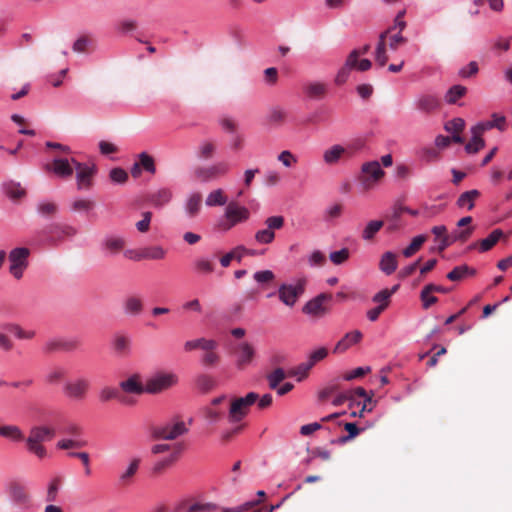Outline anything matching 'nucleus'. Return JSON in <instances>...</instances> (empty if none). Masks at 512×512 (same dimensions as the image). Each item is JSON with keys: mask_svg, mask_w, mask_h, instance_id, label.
<instances>
[{"mask_svg": "<svg viewBox=\"0 0 512 512\" xmlns=\"http://www.w3.org/2000/svg\"><path fill=\"white\" fill-rule=\"evenodd\" d=\"M251 217V212L248 207L236 202H229L224 213L217 220V226L222 231H229L237 225L246 223Z\"/></svg>", "mask_w": 512, "mask_h": 512, "instance_id": "obj_1", "label": "nucleus"}, {"mask_svg": "<svg viewBox=\"0 0 512 512\" xmlns=\"http://www.w3.org/2000/svg\"><path fill=\"white\" fill-rule=\"evenodd\" d=\"M362 179L361 184L365 190L374 188L384 177L385 172L377 160L368 161L361 166Z\"/></svg>", "mask_w": 512, "mask_h": 512, "instance_id": "obj_8", "label": "nucleus"}, {"mask_svg": "<svg viewBox=\"0 0 512 512\" xmlns=\"http://www.w3.org/2000/svg\"><path fill=\"white\" fill-rule=\"evenodd\" d=\"M467 92V88L463 85H453L444 95V100L448 104H455L458 99L463 97Z\"/></svg>", "mask_w": 512, "mask_h": 512, "instance_id": "obj_39", "label": "nucleus"}, {"mask_svg": "<svg viewBox=\"0 0 512 512\" xmlns=\"http://www.w3.org/2000/svg\"><path fill=\"white\" fill-rule=\"evenodd\" d=\"M433 292L430 288L425 285L420 293V299L422 301V306L424 309H428L430 306L435 304L438 301V298L432 295Z\"/></svg>", "mask_w": 512, "mask_h": 512, "instance_id": "obj_53", "label": "nucleus"}, {"mask_svg": "<svg viewBox=\"0 0 512 512\" xmlns=\"http://www.w3.org/2000/svg\"><path fill=\"white\" fill-rule=\"evenodd\" d=\"M325 255L320 250H314L308 255V264L311 267L321 266L325 263Z\"/></svg>", "mask_w": 512, "mask_h": 512, "instance_id": "obj_61", "label": "nucleus"}, {"mask_svg": "<svg viewBox=\"0 0 512 512\" xmlns=\"http://www.w3.org/2000/svg\"><path fill=\"white\" fill-rule=\"evenodd\" d=\"M215 150H216L215 145L209 141H203L199 145V154H200V157L203 159L211 158L213 156Z\"/></svg>", "mask_w": 512, "mask_h": 512, "instance_id": "obj_60", "label": "nucleus"}, {"mask_svg": "<svg viewBox=\"0 0 512 512\" xmlns=\"http://www.w3.org/2000/svg\"><path fill=\"white\" fill-rule=\"evenodd\" d=\"M60 487L61 479L59 477L52 478L47 485L45 500L49 503L57 501Z\"/></svg>", "mask_w": 512, "mask_h": 512, "instance_id": "obj_41", "label": "nucleus"}, {"mask_svg": "<svg viewBox=\"0 0 512 512\" xmlns=\"http://www.w3.org/2000/svg\"><path fill=\"white\" fill-rule=\"evenodd\" d=\"M491 118V120L480 121L476 123L474 125L475 131L481 132L483 134L485 131L491 130L493 128H496L501 132L506 129V118L504 115L493 113Z\"/></svg>", "mask_w": 512, "mask_h": 512, "instance_id": "obj_16", "label": "nucleus"}, {"mask_svg": "<svg viewBox=\"0 0 512 512\" xmlns=\"http://www.w3.org/2000/svg\"><path fill=\"white\" fill-rule=\"evenodd\" d=\"M7 331L13 334L17 339L29 340L35 336V331L32 329H24L19 325L11 324L7 326Z\"/></svg>", "mask_w": 512, "mask_h": 512, "instance_id": "obj_42", "label": "nucleus"}, {"mask_svg": "<svg viewBox=\"0 0 512 512\" xmlns=\"http://www.w3.org/2000/svg\"><path fill=\"white\" fill-rule=\"evenodd\" d=\"M390 34V30H385L380 33L378 42L375 48V62L380 66L384 67L388 61L387 49H386V38Z\"/></svg>", "mask_w": 512, "mask_h": 512, "instance_id": "obj_22", "label": "nucleus"}, {"mask_svg": "<svg viewBox=\"0 0 512 512\" xmlns=\"http://www.w3.org/2000/svg\"><path fill=\"white\" fill-rule=\"evenodd\" d=\"M166 254L167 251L160 245L144 247L145 260H162Z\"/></svg>", "mask_w": 512, "mask_h": 512, "instance_id": "obj_44", "label": "nucleus"}, {"mask_svg": "<svg viewBox=\"0 0 512 512\" xmlns=\"http://www.w3.org/2000/svg\"><path fill=\"white\" fill-rule=\"evenodd\" d=\"M91 45V40L86 36H81L75 40L72 49L75 53H83Z\"/></svg>", "mask_w": 512, "mask_h": 512, "instance_id": "obj_63", "label": "nucleus"}, {"mask_svg": "<svg viewBox=\"0 0 512 512\" xmlns=\"http://www.w3.org/2000/svg\"><path fill=\"white\" fill-rule=\"evenodd\" d=\"M217 507L212 503H195L191 505L187 512H211Z\"/></svg>", "mask_w": 512, "mask_h": 512, "instance_id": "obj_64", "label": "nucleus"}, {"mask_svg": "<svg viewBox=\"0 0 512 512\" xmlns=\"http://www.w3.org/2000/svg\"><path fill=\"white\" fill-rule=\"evenodd\" d=\"M4 193L11 199H19L25 195V189L20 183L9 181L3 184Z\"/></svg>", "mask_w": 512, "mask_h": 512, "instance_id": "obj_40", "label": "nucleus"}, {"mask_svg": "<svg viewBox=\"0 0 512 512\" xmlns=\"http://www.w3.org/2000/svg\"><path fill=\"white\" fill-rule=\"evenodd\" d=\"M201 208V195L199 193H191L184 204V210L188 217H195Z\"/></svg>", "mask_w": 512, "mask_h": 512, "instance_id": "obj_29", "label": "nucleus"}, {"mask_svg": "<svg viewBox=\"0 0 512 512\" xmlns=\"http://www.w3.org/2000/svg\"><path fill=\"white\" fill-rule=\"evenodd\" d=\"M352 147H353L352 145H350L348 147H344L341 144L332 145L331 147L327 148L323 152L324 163L327 165L337 164L343 156H346V155L351 156L352 155V152H351Z\"/></svg>", "mask_w": 512, "mask_h": 512, "instance_id": "obj_15", "label": "nucleus"}, {"mask_svg": "<svg viewBox=\"0 0 512 512\" xmlns=\"http://www.w3.org/2000/svg\"><path fill=\"white\" fill-rule=\"evenodd\" d=\"M151 219L152 213L150 211L143 212L142 219L135 224L136 229L141 233L148 232L150 229Z\"/></svg>", "mask_w": 512, "mask_h": 512, "instance_id": "obj_59", "label": "nucleus"}, {"mask_svg": "<svg viewBox=\"0 0 512 512\" xmlns=\"http://www.w3.org/2000/svg\"><path fill=\"white\" fill-rule=\"evenodd\" d=\"M476 270L466 264L454 267L448 274L447 278L451 281H460L467 277L474 276Z\"/></svg>", "mask_w": 512, "mask_h": 512, "instance_id": "obj_30", "label": "nucleus"}, {"mask_svg": "<svg viewBox=\"0 0 512 512\" xmlns=\"http://www.w3.org/2000/svg\"><path fill=\"white\" fill-rule=\"evenodd\" d=\"M397 266H398V263L396 260L395 253H393L391 251H387L381 256L380 262H379V268L384 274L391 275L392 273H394L396 271Z\"/></svg>", "mask_w": 512, "mask_h": 512, "instance_id": "obj_27", "label": "nucleus"}, {"mask_svg": "<svg viewBox=\"0 0 512 512\" xmlns=\"http://www.w3.org/2000/svg\"><path fill=\"white\" fill-rule=\"evenodd\" d=\"M112 347L118 355H127L130 353L131 341L128 337L117 334L112 340Z\"/></svg>", "mask_w": 512, "mask_h": 512, "instance_id": "obj_34", "label": "nucleus"}, {"mask_svg": "<svg viewBox=\"0 0 512 512\" xmlns=\"http://www.w3.org/2000/svg\"><path fill=\"white\" fill-rule=\"evenodd\" d=\"M253 279L259 284L263 285L275 279V274L272 270H259L253 274Z\"/></svg>", "mask_w": 512, "mask_h": 512, "instance_id": "obj_54", "label": "nucleus"}, {"mask_svg": "<svg viewBox=\"0 0 512 512\" xmlns=\"http://www.w3.org/2000/svg\"><path fill=\"white\" fill-rule=\"evenodd\" d=\"M349 257H350V251L346 247H344L338 251H333L329 255V259L334 265H342L349 259Z\"/></svg>", "mask_w": 512, "mask_h": 512, "instance_id": "obj_50", "label": "nucleus"}, {"mask_svg": "<svg viewBox=\"0 0 512 512\" xmlns=\"http://www.w3.org/2000/svg\"><path fill=\"white\" fill-rule=\"evenodd\" d=\"M304 94L310 99H320L327 92V85L321 81H308L303 85Z\"/></svg>", "mask_w": 512, "mask_h": 512, "instance_id": "obj_23", "label": "nucleus"}, {"mask_svg": "<svg viewBox=\"0 0 512 512\" xmlns=\"http://www.w3.org/2000/svg\"><path fill=\"white\" fill-rule=\"evenodd\" d=\"M304 285L305 280H299L291 284L282 283L278 287V297L280 301L288 307H293L298 298L303 294Z\"/></svg>", "mask_w": 512, "mask_h": 512, "instance_id": "obj_10", "label": "nucleus"}, {"mask_svg": "<svg viewBox=\"0 0 512 512\" xmlns=\"http://www.w3.org/2000/svg\"><path fill=\"white\" fill-rule=\"evenodd\" d=\"M285 219L281 215L267 217L264 221L265 228L259 229L254 235V240L260 245L271 244L275 240V231L284 227Z\"/></svg>", "mask_w": 512, "mask_h": 512, "instance_id": "obj_3", "label": "nucleus"}, {"mask_svg": "<svg viewBox=\"0 0 512 512\" xmlns=\"http://www.w3.org/2000/svg\"><path fill=\"white\" fill-rule=\"evenodd\" d=\"M327 299L325 294H319L315 298L309 300L302 308L303 313L311 316H322L325 314L323 306L324 301Z\"/></svg>", "mask_w": 512, "mask_h": 512, "instance_id": "obj_19", "label": "nucleus"}, {"mask_svg": "<svg viewBox=\"0 0 512 512\" xmlns=\"http://www.w3.org/2000/svg\"><path fill=\"white\" fill-rule=\"evenodd\" d=\"M470 132L472 136L470 141L465 146V151L467 153L474 154L485 146V141L481 137L482 133L475 131V126L471 127Z\"/></svg>", "mask_w": 512, "mask_h": 512, "instance_id": "obj_33", "label": "nucleus"}, {"mask_svg": "<svg viewBox=\"0 0 512 512\" xmlns=\"http://www.w3.org/2000/svg\"><path fill=\"white\" fill-rule=\"evenodd\" d=\"M181 450H182L181 445L175 446V451L171 455H169L168 457L163 458L161 460H158L157 462L154 463V465L152 467V472L155 474H159L167 467H170L177 460L178 455L181 452Z\"/></svg>", "mask_w": 512, "mask_h": 512, "instance_id": "obj_31", "label": "nucleus"}, {"mask_svg": "<svg viewBox=\"0 0 512 512\" xmlns=\"http://www.w3.org/2000/svg\"><path fill=\"white\" fill-rule=\"evenodd\" d=\"M45 169L60 178H69L73 175L75 164L72 163V158H55L52 165H46Z\"/></svg>", "mask_w": 512, "mask_h": 512, "instance_id": "obj_14", "label": "nucleus"}, {"mask_svg": "<svg viewBox=\"0 0 512 512\" xmlns=\"http://www.w3.org/2000/svg\"><path fill=\"white\" fill-rule=\"evenodd\" d=\"M178 382V377L172 372H157L146 381V393L156 394L162 392Z\"/></svg>", "mask_w": 512, "mask_h": 512, "instance_id": "obj_5", "label": "nucleus"}, {"mask_svg": "<svg viewBox=\"0 0 512 512\" xmlns=\"http://www.w3.org/2000/svg\"><path fill=\"white\" fill-rule=\"evenodd\" d=\"M229 170L230 165L225 161H220L208 167L197 168L195 176L201 182H209L212 179L226 175Z\"/></svg>", "mask_w": 512, "mask_h": 512, "instance_id": "obj_11", "label": "nucleus"}, {"mask_svg": "<svg viewBox=\"0 0 512 512\" xmlns=\"http://www.w3.org/2000/svg\"><path fill=\"white\" fill-rule=\"evenodd\" d=\"M29 255L30 251L26 247H17L9 252V272L15 279H21L23 277L24 270L28 267Z\"/></svg>", "mask_w": 512, "mask_h": 512, "instance_id": "obj_6", "label": "nucleus"}, {"mask_svg": "<svg viewBox=\"0 0 512 512\" xmlns=\"http://www.w3.org/2000/svg\"><path fill=\"white\" fill-rule=\"evenodd\" d=\"M413 105L418 111L431 113L440 107V100L435 94L421 93L416 96Z\"/></svg>", "mask_w": 512, "mask_h": 512, "instance_id": "obj_13", "label": "nucleus"}, {"mask_svg": "<svg viewBox=\"0 0 512 512\" xmlns=\"http://www.w3.org/2000/svg\"><path fill=\"white\" fill-rule=\"evenodd\" d=\"M7 493L10 501L15 505H27L31 499L26 486L17 480L9 482L7 485Z\"/></svg>", "mask_w": 512, "mask_h": 512, "instance_id": "obj_12", "label": "nucleus"}, {"mask_svg": "<svg viewBox=\"0 0 512 512\" xmlns=\"http://www.w3.org/2000/svg\"><path fill=\"white\" fill-rule=\"evenodd\" d=\"M140 165L147 172L154 174L156 172L155 164L153 158L148 155L146 152H142L139 154Z\"/></svg>", "mask_w": 512, "mask_h": 512, "instance_id": "obj_57", "label": "nucleus"}, {"mask_svg": "<svg viewBox=\"0 0 512 512\" xmlns=\"http://www.w3.org/2000/svg\"><path fill=\"white\" fill-rule=\"evenodd\" d=\"M93 201L88 198H76L71 204V210L75 212H88L93 208Z\"/></svg>", "mask_w": 512, "mask_h": 512, "instance_id": "obj_49", "label": "nucleus"}, {"mask_svg": "<svg viewBox=\"0 0 512 512\" xmlns=\"http://www.w3.org/2000/svg\"><path fill=\"white\" fill-rule=\"evenodd\" d=\"M141 464V459L134 457L129 460L126 468L119 473L118 479L122 484H127L131 481L134 475L137 473Z\"/></svg>", "mask_w": 512, "mask_h": 512, "instance_id": "obj_26", "label": "nucleus"}, {"mask_svg": "<svg viewBox=\"0 0 512 512\" xmlns=\"http://www.w3.org/2000/svg\"><path fill=\"white\" fill-rule=\"evenodd\" d=\"M427 237L424 235V234H420V235H417L415 236L410 245H408L403 251V255L405 257H411L412 255H414L419 249L420 247L422 246V244L426 241Z\"/></svg>", "mask_w": 512, "mask_h": 512, "instance_id": "obj_46", "label": "nucleus"}, {"mask_svg": "<svg viewBox=\"0 0 512 512\" xmlns=\"http://www.w3.org/2000/svg\"><path fill=\"white\" fill-rule=\"evenodd\" d=\"M228 199L224 194V191L221 188L215 189L211 191L205 200V204L208 207H216V206H226L228 204Z\"/></svg>", "mask_w": 512, "mask_h": 512, "instance_id": "obj_35", "label": "nucleus"}, {"mask_svg": "<svg viewBox=\"0 0 512 512\" xmlns=\"http://www.w3.org/2000/svg\"><path fill=\"white\" fill-rule=\"evenodd\" d=\"M362 339V333L359 330L348 332L338 341L333 349V353L340 354L357 344Z\"/></svg>", "mask_w": 512, "mask_h": 512, "instance_id": "obj_18", "label": "nucleus"}, {"mask_svg": "<svg viewBox=\"0 0 512 512\" xmlns=\"http://www.w3.org/2000/svg\"><path fill=\"white\" fill-rule=\"evenodd\" d=\"M193 270L197 274H211L214 271V263L213 260L209 257H198L196 258L193 263Z\"/></svg>", "mask_w": 512, "mask_h": 512, "instance_id": "obj_32", "label": "nucleus"}, {"mask_svg": "<svg viewBox=\"0 0 512 512\" xmlns=\"http://www.w3.org/2000/svg\"><path fill=\"white\" fill-rule=\"evenodd\" d=\"M0 436L18 441L23 438V433L18 426L5 425L0 427Z\"/></svg>", "mask_w": 512, "mask_h": 512, "instance_id": "obj_47", "label": "nucleus"}, {"mask_svg": "<svg viewBox=\"0 0 512 512\" xmlns=\"http://www.w3.org/2000/svg\"><path fill=\"white\" fill-rule=\"evenodd\" d=\"M173 197L172 191L169 188H160L150 195V202L153 206L161 208L168 204Z\"/></svg>", "mask_w": 512, "mask_h": 512, "instance_id": "obj_28", "label": "nucleus"}, {"mask_svg": "<svg viewBox=\"0 0 512 512\" xmlns=\"http://www.w3.org/2000/svg\"><path fill=\"white\" fill-rule=\"evenodd\" d=\"M142 301L137 297H129L124 302V312L129 315H137L142 311Z\"/></svg>", "mask_w": 512, "mask_h": 512, "instance_id": "obj_45", "label": "nucleus"}, {"mask_svg": "<svg viewBox=\"0 0 512 512\" xmlns=\"http://www.w3.org/2000/svg\"><path fill=\"white\" fill-rule=\"evenodd\" d=\"M501 229L493 230L486 238L482 239L479 244L480 252H486L490 250L503 236Z\"/></svg>", "mask_w": 512, "mask_h": 512, "instance_id": "obj_38", "label": "nucleus"}, {"mask_svg": "<svg viewBox=\"0 0 512 512\" xmlns=\"http://www.w3.org/2000/svg\"><path fill=\"white\" fill-rule=\"evenodd\" d=\"M72 163L75 164L76 171V184L79 191H87L93 185V177L97 172L96 165L91 163H81L72 158Z\"/></svg>", "mask_w": 512, "mask_h": 512, "instance_id": "obj_9", "label": "nucleus"}, {"mask_svg": "<svg viewBox=\"0 0 512 512\" xmlns=\"http://www.w3.org/2000/svg\"><path fill=\"white\" fill-rule=\"evenodd\" d=\"M383 227V221L371 220L369 221L362 231L363 240H371Z\"/></svg>", "mask_w": 512, "mask_h": 512, "instance_id": "obj_43", "label": "nucleus"}, {"mask_svg": "<svg viewBox=\"0 0 512 512\" xmlns=\"http://www.w3.org/2000/svg\"><path fill=\"white\" fill-rule=\"evenodd\" d=\"M479 196L480 192L477 189L466 191L458 197L456 204L459 208L472 210L474 208V201Z\"/></svg>", "mask_w": 512, "mask_h": 512, "instance_id": "obj_36", "label": "nucleus"}, {"mask_svg": "<svg viewBox=\"0 0 512 512\" xmlns=\"http://www.w3.org/2000/svg\"><path fill=\"white\" fill-rule=\"evenodd\" d=\"M196 386L202 392H208L215 387V380L208 375H200L196 379Z\"/></svg>", "mask_w": 512, "mask_h": 512, "instance_id": "obj_52", "label": "nucleus"}, {"mask_svg": "<svg viewBox=\"0 0 512 512\" xmlns=\"http://www.w3.org/2000/svg\"><path fill=\"white\" fill-rule=\"evenodd\" d=\"M90 389V381L84 377H76L64 382L62 392L72 401L83 400Z\"/></svg>", "mask_w": 512, "mask_h": 512, "instance_id": "obj_4", "label": "nucleus"}, {"mask_svg": "<svg viewBox=\"0 0 512 512\" xmlns=\"http://www.w3.org/2000/svg\"><path fill=\"white\" fill-rule=\"evenodd\" d=\"M357 64V53L356 52H350L347 56L344 65L338 70L336 76H335V84L336 85H343L347 82L350 71L354 69V66Z\"/></svg>", "mask_w": 512, "mask_h": 512, "instance_id": "obj_17", "label": "nucleus"}, {"mask_svg": "<svg viewBox=\"0 0 512 512\" xmlns=\"http://www.w3.org/2000/svg\"><path fill=\"white\" fill-rule=\"evenodd\" d=\"M256 392H249L244 397L236 398L231 402L228 411V421L231 424L241 422L248 414L249 408L258 400Z\"/></svg>", "mask_w": 512, "mask_h": 512, "instance_id": "obj_2", "label": "nucleus"}, {"mask_svg": "<svg viewBox=\"0 0 512 512\" xmlns=\"http://www.w3.org/2000/svg\"><path fill=\"white\" fill-rule=\"evenodd\" d=\"M255 355V349L252 344L248 342H242L237 347V366L242 367L252 362Z\"/></svg>", "mask_w": 512, "mask_h": 512, "instance_id": "obj_21", "label": "nucleus"}, {"mask_svg": "<svg viewBox=\"0 0 512 512\" xmlns=\"http://www.w3.org/2000/svg\"><path fill=\"white\" fill-rule=\"evenodd\" d=\"M312 368L311 363L308 361L299 364L288 371L289 376H294L298 381H301L307 376L308 371Z\"/></svg>", "mask_w": 512, "mask_h": 512, "instance_id": "obj_51", "label": "nucleus"}, {"mask_svg": "<svg viewBox=\"0 0 512 512\" xmlns=\"http://www.w3.org/2000/svg\"><path fill=\"white\" fill-rule=\"evenodd\" d=\"M217 348V342L213 339L206 338H197L193 340H188L184 343V350L186 352H190L196 349H201L203 351H210Z\"/></svg>", "mask_w": 512, "mask_h": 512, "instance_id": "obj_25", "label": "nucleus"}, {"mask_svg": "<svg viewBox=\"0 0 512 512\" xmlns=\"http://www.w3.org/2000/svg\"><path fill=\"white\" fill-rule=\"evenodd\" d=\"M465 127V121L462 118H454L445 125L449 133H460Z\"/></svg>", "mask_w": 512, "mask_h": 512, "instance_id": "obj_62", "label": "nucleus"}, {"mask_svg": "<svg viewBox=\"0 0 512 512\" xmlns=\"http://www.w3.org/2000/svg\"><path fill=\"white\" fill-rule=\"evenodd\" d=\"M119 386L128 394L140 395L146 393V384L143 385L140 382L138 375H132L128 379L121 381Z\"/></svg>", "mask_w": 512, "mask_h": 512, "instance_id": "obj_20", "label": "nucleus"}, {"mask_svg": "<svg viewBox=\"0 0 512 512\" xmlns=\"http://www.w3.org/2000/svg\"><path fill=\"white\" fill-rule=\"evenodd\" d=\"M328 355V351L325 347H319L316 350H313L309 353L307 361L311 363L313 367L317 362L323 360Z\"/></svg>", "mask_w": 512, "mask_h": 512, "instance_id": "obj_58", "label": "nucleus"}, {"mask_svg": "<svg viewBox=\"0 0 512 512\" xmlns=\"http://www.w3.org/2000/svg\"><path fill=\"white\" fill-rule=\"evenodd\" d=\"M287 374L282 368H276L267 375V381L271 389H276L278 385L286 378Z\"/></svg>", "mask_w": 512, "mask_h": 512, "instance_id": "obj_48", "label": "nucleus"}, {"mask_svg": "<svg viewBox=\"0 0 512 512\" xmlns=\"http://www.w3.org/2000/svg\"><path fill=\"white\" fill-rule=\"evenodd\" d=\"M125 245V241L120 236H107L102 242V247L111 254L119 252Z\"/></svg>", "mask_w": 512, "mask_h": 512, "instance_id": "obj_37", "label": "nucleus"}, {"mask_svg": "<svg viewBox=\"0 0 512 512\" xmlns=\"http://www.w3.org/2000/svg\"><path fill=\"white\" fill-rule=\"evenodd\" d=\"M109 177L115 184H123L128 179V173L123 168H113L110 170Z\"/></svg>", "mask_w": 512, "mask_h": 512, "instance_id": "obj_55", "label": "nucleus"}, {"mask_svg": "<svg viewBox=\"0 0 512 512\" xmlns=\"http://www.w3.org/2000/svg\"><path fill=\"white\" fill-rule=\"evenodd\" d=\"M188 428L182 420H172L153 430V437L161 440H174L186 434Z\"/></svg>", "mask_w": 512, "mask_h": 512, "instance_id": "obj_7", "label": "nucleus"}, {"mask_svg": "<svg viewBox=\"0 0 512 512\" xmlns=\"http://www.w3.org/2000/svg\"><path fill=\"white\" fill-rule=\"evenodd\" d=\"M391 298V293H388V289H383L377 292L373 297L372 301L377 303L378 306H383V309H386L389 305Z\"/></svg>", "mask_w": 512, "mask_h": 512, "instance_id": "obj_56", "label": "nucleus"}, {"mask_svg": "<svg viewBox=\"0 0 512 512\" xmlns=\"http://www.w3.org/2000/svg\"><path fill=\"white\" fill-rule=\"evenodd\" d=\"M55 432L53 429L46 426H35L31 428L26 443H41L54 436Z\"/></svg>", "mask_w": 512, "mask_h": 512, "instance_id": "obj_24", "label": "nucleus"}]
</instances>
